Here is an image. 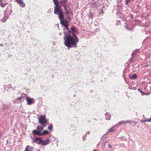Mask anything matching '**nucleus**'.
Returning <instances> with one entry per match:
<instances>
[{"label": "nucleus", "mask_w": 151, "mask_h": 151, "mask_svg": "<svg viewBox=\"0 0 151 151\" xmlns=\"http://www.w3.org/2000/svg\"><path fill=\"white\" fill-rule=\"evenodd\" d=\"M65 27V29H66L67 31H64V45L69 49L72 47L76 48L79 41L78 38L74 33L69 30L68 26Z\"/></svg>", "instance_id": "1"}, {"label": "nucleus", "mask_w": 151, "mask_h": 151, "mask_svg": "<svg viewBox=\"0 0 151 151\" xmlns=\"http://www.w3.org/2000/svg\"><path fill=\"white\" fill-rule=\"evenodd\" d=\"M45 115H42L38 118L39 123L44 127H46V124L48 123V121L45 119Z\"/></svg>", "instance_id": "2"}, {"label": "nucleus", "mask_w": 151, "mask_h": 151, "mask_svg": "<svg viewBox=\"0 0 151 151\" xmlns=\"http://www.w3.org/2000/svg\"><path fill=\"white\" fill-rule=\"evenodd\" d=\"M54 13L58 15L59 19L60 21V23H62V20L64 19V17L61 9L57 10L55 11H54Z\"/></svg>", "instance_id": "3"}, {"label": "nucleus", "mask_w": 151, "mask_h": 151, "mask_svg": "<svg viewBox=\"0 0 151 151\" xmlns=\"http://www.w3.org/2000/svg\"><path fill=\"white\" fill-rule=\"evenodd\" d=\"M50 141V139L49 138H47L45 140H41L40 141H39L37 143V144H40L42 145L45 146L48 144Z\"/></svg>", "instance_id": "4"}, {"label": "nucleus", "mask_w": 151, "mask_h": 151, "mask_svg": "<svg viewBox=\"0 0 151 151\" xmlns=\"http://www.w3.org/2000/svg\"><path fill=\"white\" fill-rule=\"evenodd\" d=\"M53 2L54 4L55 5V7H54V11L61 9V6L59 5V3L58 0H53Z\"/></svg>", "instance_id": "5"}, {"label": "nucleus", "mask_w": 151, "mask_h": 151, "mask_svg": "<svg viewBox=\"0 0 151 151\" xmlns=\"http://www.w3.org/2000/svg\"><path fill=\"white\" fill-rule=\"evenodd\" d=\"M26 101L28 104L30 105L34 104L35 101V100L32 98H30L28 97H26Z\"/></svg>", "instance_id": "6"}, {"label": "nucleus", "mask_w": 151, "mask_h": 151, "mask_svg": "<svg viewBox=\"0 0 151 151\" xmlns=\"http://www.w3.org/2000/svg\"><path fill=\"white\" fill-rule=\"evenodd\" d=\"M0 6L3 8L8 4L6 0H0Z\"/></svg>", "instance_id": "7"}, {"label": "nucleus", "mask_w": 151, "mask_h": 151, "mask_svg": "<svg viewBox=\"0 0 151 151\" xmlns=\"http://www.w3.org/2000/svg\"><path fill=\"white\" fill-rule=\"evenodd\" d=\"M16 1L19 4L20 6L24 7L25 6V4L23 1V0H16Z\"/></svg>", "instance_id": "8"}, {"label": "nucleus", "mask_w": 151, "mask_h": 151, "mask_svg": "<svg viewBox=\"0 0 151 151\" xmlns=\"http://www.w3.org/2000/svg\"><path fill=\"white\" fill-rule=\"evenodd\" d=\"M129 77L131 79L134 80L137 78V76L136 73H134L129 75Z\"/></svg>", "instance_id": "9"}, {"label": "nucleus", "mask_w": 151, "mask_h": 151, "mask_svg": "<svg viewBox=\"0 0 151 151\" xmlns=\"http://www.w3.org/2000/svg\"><path fill=\"white\" fill-rule=\"evenodd\" d=\"M32 132L34 134L38 135L39 136H41V132L38 131L37 130H33Z\"/></svg>", "instance_id": "10"}, {"label": "nucleus", "mask_w": 151, "mask_h": 151, "mask_svg": "<svg viewBox=\"0 0 151 151\" xmlns=\"http://www.w3.org/2000/svg\"><path fill=\"white\" fill-rule=\"evenodd\" d=\"M62 25H63L65 27H67L68 26V24L67 20H66L65 21H63L62 22V23H60Z\"/></svg>", "instance_id": "11"}, {"label": "nucleus", "mask_w": 151, "mask_h": 151, "mask_svg": "<svg viewBox=\"0 0 151 151\" xmlns=\"http://www.w3.org/2000/svg\"><path fill=\"white\" fill-rule=\"evenodd\" d=\"M37 130L40 132H41L43 129H44V128L43 127L40 126H37Z\"/></svg>", "instance_id": "12"}, {"label": "nucleus", "mask_w": 151, "mask_h": 151, "mask_svg": "<svg viewBox=\"0 0 151 151\" xmlns=\"http://www.w3.org/2000/svg\"><path fill=\"white\" fill-rule=\"evenodd\" d=\"M12 88L11 85V84H9L7 86H4V88L5 91H8V88L10 89Z\"/></svg>", "instance_id": "13"}, {"label": "nucleus", "mask_w": 151, "mask_h": 151, "mask_svg": "<svg viewBox=\"0 0 151 151\" xmlns=\"http://www.w3.org/2000/svg\"><path fill=\"white\" fill-rule=\"evenodd\" d=\"M106 119L107 120H109L111 117V116L108 113H106L105 114Z\"/></svg>", "instance_id": "14"}, {"label": "nucleus", "mask_w": 151, "mask_h": 151, "mask_svg": "<svg viewBox=\"0 0 151 151\" xmlns=\"http://www.w3.org/2000/svg\"><path fill=\"white\" fill-rule=\"evenodd\" d=\"M25 96V94L24 93H22L20 97H18L17 99L18 100H20L22 98H24Z\"/></svg>", "instance_id": "15"}, {"label": "nucleus", "mask_w": 151, "mask_h": 151, "mask_svg": "<svg viewBox=\"0 0 151 151\" xmlns=\"http://www.w3.org/2000/svg\"><path fill=\"white\" fill-rule=\"evenodd\" d=\"M124 121H122L120 122H119L118 123V124H116L115 126H114V127H116V126L119 127V125L122 124H124Z\"/></svg>", "instance_id": "16"}, {"label": "nucleus", "mask_w": 151, "mask_h": 151, "mask_svg": "<svg viewBox=\"0 0 151 151\" xmlns=\"http://www.w3.org/2000/svg\"><path fill=\"white\" fill-rule=\"evenodd\" d=\"M49 133V132L47 130H45L43 131L42 133H41V136L46 135Z\"/></svg>", "instance_id": "17"}, {"label": "nucleus", "mask_w": 151, "mask_h": 151, "mask_svg": "<svg viewBox=\"0 0 151 151\" xmlns=\"http://www.w3.org/2000/svg\"><path fill=\"white\" fill-rule=\"evenodd\" d=\"M137 123V122H135L134 121L129 120L128 124H132V123H134V125L135 126L136 124Z\"/></svg>", "instance_id": "18"}, {"label": "nucleus", "mask_w": 151, "mask_h": 151, "mask_svg": "<svg viewBox=\"0 0 151 151\" xmlns=\"http://www.w3.org/2000/svg\"><path fill=\"white\" fill-rule=\"evenodd\" d=\"M68 0H61L60 3L61 4V6H62L63 4L67 2Z\"/></svg>", "instance_id": "19"}, {"label": "nucleus", "mask_w": 151, "mask_h": 151, "mask_svg": "<svg viewBox=\"0 0 151 151\" xmlns=\"http://www.w3.org/2000/svg\"><path fill=\"white\" fill-rule=\"evenodd\" d=\"M8 18V17H4L2 19H1V21L3 22H5L7 19Z\"/></svg>", "instance_id": "20"}, {"label": "nucleus", "mask_w": 151, "mask_h": 151, "mask_svg": "<svg viewBox=\"0 0 151 151\" xmlns=\"http://www.w3.org/2000/svg\"><path fill=\"white\" fill-rule=\"evenodd\" d=\"M114 127H113L112 128H111V129H109L108 130L109 132H114L115 131V130L113 128Z\"/></svg>", "instance_id": "21"}, {"label": "nucleus", "mask_w": 151, "mask_h": 151, "mask_svg": "<svg viewBox=\"0 0 151 151\" xmlns=\"http://www.w3.org/2000/svg\"><path fill=\"white\" fill-rule=\"evenodd\" d=\"M48 129L50 131H52V124H51V125L49 126L48 127Z\"/></svg>", "instance_id": "22"}, {"label": "nucleus", "mask_w": 151, "mask_h": 151, "mask_svg": "<svg viewBox=\"0 0 151 151\" xmlns=\"http://www.w3.org/2000/svg\"><path fill=\"white\" fill-rule=\"evenodd\" d=\"M138 91L141 93V95L142 96H143V95H145V93L141 90H140L139 89H138Z\"/></svg>", "instance_id": "23"}, {"label": "nucleus", "mask_w": 151, "mask_h": 151, "mask_svg": "<svg viewBox=\"0 0 151 151\" xmlns=\"http://www.w3.org/2000/svg\"><path fill=\"white\" fill-rule=\"evenodd\" d=\"M32 142L33 143H36L37 141H38V139L37 138H36L35 139H34L33 138H32Z\"/></svg>", "instance_id": "24"}, {"label": "nucleus", "mask_w": 151, "mask_h": 151, "mask_svg": "<svg viewBox=\"0 0 151 151\" xmlns=\"http://www.w3.org/2000/svg\"><path fill=\"white\" fill-rule=\"evenodd\" d=\"M71 30L74 32L76 30V29L75 28V27L74 26L72 27H71Z\"/></svg>", "instance_id": "25"}, {"label": "nucleus", "mask_w": 151, "mask_h": 151, "mask_svg": "<svg viewBox=\"0 0 151 151\" xmlns=\"http://www.w3.org/2000/svg\"><path fill=\"white\" fill-rule=\"evenodd\" d=\"M131 0H125V4L126 5H128L129 2L131 1Z\"/></svg>", "instance_id": "26"}, {"label": "nucleus", "mask_w": 151, "mask_h": 151, "mask_svg": "<svg viewBox=\"0 0 151 151\" xmlns=\"http://www.w3.org/2000/svg\"><path fill=\"white\" fill-rule=\"evenodd\" d=\"M116 21H117V22L116 24V25H119L121 24L120 21L119 20H117Z\"/></svg>", "instance_id": "27"}, {"label": "nucleus", "mask_w": 151, "mask_h": 151, "mask_svg": "<svg viewBox=\"0 0 151 151\" xmlns=\"http://www.w3.org/2000/svg\"><path fill=\"white\" fill-rule=\"evenodd\" d=\"M86 136H87V133L86 134V135H84L83 136V139L85 140H86V138H85L86 137Z\"/></svg>", "instance_id": "28"}, {"label": "nucleus", "mask_w": 151, "mask_h": 151, "mask_svg": "<svg viewBox=\"0 0 151 151\" xmlns=\"http://www.w3.org/2000/svg\"><path fill=\"white\" fill-rule=\"evenodd\" d=\"M147 121H148V119L146 120H141L140 122H147Z\"/></svg>", "instance_id": "29"}, {"label": "nucleus", "mask_w": 151, "mask_h": 151, "mask_svg": "<svg viewBox=\"0 0 151 151\" xmlns=\"http://www.w3.org/2000/svg\"><path fill=\"white\" fill-rule=\"evenodd\" d=\"M3 135V133L2 132H0V137Z\"/></svg>", "instance_id": "30"}, {"label": "nucleus", "mask_w": 151, "mask_h": 151, "mask_svg": "<svg viewBox=\"0 0 151 151\" xmlns=\"http://www.w3.org/2000/svg\"><path fill=\"white\" fill-rule=\"evenodd\" d=\"M38 139V140L39 141H40L41 140H42V138L41 137H38V138H37Z\"/></svg>", "instance_id": "31"}, {"label": "nucleus", "mask_w": 151, "mask_h": 151, "mask_svg": "<svg viewBox=\"0 0 151 151\" xmlns=\"http://www.w3.org/2000/svg\"><path fill=\"white\" fill-rule=\"evenodd\" d=\"M147 122H151V117L148 119Z\"/></svg>", "instance_id": "32"}, {"label": "nucleus", "mask_w": 151, "mask_h": 151, "mask_svg": "<svg viewBox=\"0 0 151 151\" xmlns=\"http://www.w3.org/2000/svg\"><path fill=\"white\" fill-rule=\"evenodd\" d=\"M108 146H109V148H111V149H112V146H111V145H110L109 144H108Z\"/></svg>", "instance_id": "33"}, {"label": "nucleus", "mask_w": 151, "mask_h": 151, "mask_svg": "<svg viewBox=\"0 0 151 151\" xmlns=\"http://www.w3.org/2000/svg\"><path fill=\"white\" fill-rule=\"evenodd\" d=\"M75 32L76 34H78V31L76 29V31H75L74 32Z\"/></svg>", "instance_id": "34"}, {"label": "nucleus", "mask_w": 151, "mask_h": 151, "mask_svg": "<svg viewBox=\"0 0 151 151\" xmlns=\"http://www.w3.org/2000/svg\"><path fill=\"white\" fill-rule=\"evenodd\" d=\"M124 123H129V120H127V121H124Z\"/></svg>", "instance_id": "35"}, {"label": "nucleus", "mask_w": 151, "mask_h": 151, "mask_svg": "<svg viewBox=\"0 0 151 151\" xmlns=\"http://www.w3.org/2000/svg\"><path fill=\"white\" fill-rule=\"evenodd\" d=\"M131 17L132 19H133V18H134L133 15H131Z\"/></svg>", "instance_id": "36"}, {"label": "nucleus", "mask_w": 151, "mask_h": 151, "mask_svg": "<svg viewBox=\"0 0 151 151\" xmlns=\"http://www.w3.org/2000/svg\"><path fill=\"white\" fill-rule=\"evenodd\" d=\"M150 94V93H145V95H149Z\"/></svg>", "instance_id": "37"}, {"label": "nucleus", "mask_w": 151, "mask_h": 151, "mask_svg": "<svg viewBox=\"0 0 151 151\" xmlns=\"http://www.w3.org/2000/svg\"><path fill=\"white\" fill-rule=\"evenodd\" d=\"M87 133V134H90V132L89 131H88V132H87V133Z\"/></svg>", "instance_id": "38"}, {"label": "nucleus", "mask_w": 151, "mask_h": 151, "mask_svg": "<svg viewBox=\"0 0 151 151\" xmlns=\"http://www.w3.org/2000/svg\"><path fill=\"white\" fill-rule=\"evenodd\" d=\"M0 46H3V45L2 44H0Z\"/></svg>", "instance_id": "39"}, {"label": "nucleus", "mask_w": 151, "mask_h": 151, "mask_svg": "<svg viewBox=\"0 0 151 151\" xmlns=\"http://www.w3.org/2000/svg\"><path fill=\"white\" fill-rule=\"evenodd\" d=\"M132 58H133V57H132L131 58V62H132Z\"/></svg>", "instance_id": "40"}, {"label": "nucleus", "mask_w": 151, "mask_h": 151, "mask_svg": "<svg viewBox=\"0 0 151 151\" xmlns=\"http://www.w3.org/2000/svg\"><path fill=\"white\" fill-rule=\"evenodd\" d=\"M109 132V130H108V131L107 132V133L105 134H107Z\"/></svg>", "instance_id": "41"}, {"label": "nucleus", "mask_w": 151, "mask_h": 151, "mask_svg": "<svg viewBox=\"0 0 151 151\" xmlns=\"http://www.w3.org/2000/svg\"><path fill=\"white\" fill-rule=\"evenodd\" d=\"M125 81H126V83H127V84L128 83V82H127V81L125 80Z\"/></svg>", "instance_id": "42"}, {"label": "nucleus", "mask_w": 151, "mask_h": 151, "mask_svg": "<svg viewBox=\"0 0 151 151\" xmlns=\"http://www.w3.org/2000/svg\"><path fill=\"white\" fill-rule=\"evenodd\" d=\"M134 13H137V12H134Z\"/></svg>", "instance_id": "43"}, {"label": "nucleus", "mask_w": 151, "mask_h": 151, "mask_svg": "<svg viewBox=\"0 0 151 151\" xmlns=\"http://www.w3.org/2000/svg\"><path fill=\"white\" fill-rule=\"evenodd\" d=\"M37 151H40V150H37Z\"/></svg>", "instance_id": "44"}, {"label": "nucleus", "mask_w": 151, "mask_h": 151, "mask_svg": "<svg viewBox=\"0 0 151 151\" xmlns=\"http://www.w3.org/2000/svg\"><path fill=\"white\" fill-rule=\"evenodd\" d=\"M93 151H96V150H93Z\"/></svg>", "instance_id": "45"}, {"label": "nucleus", "mask_w": 151, "mask_h": 151, "mask_svg": "<svg viewBox=\"0 0 151 151\" xmlns=\"http://www.w3.org/2000/svg\"><path fill=\"white\" fill-rule=\"evenodd\" d=\"M59 34H60V35H61V33H59Z\"/></svg>", "instance_id": "46"}, {"label": "nucleus", "mask_w": 151, "mask_h": 151, "mask_svg": "<svg viewBox=\"0 0 151 151\" xmlns=\"http://www.w3.org/2000/svg\"><path fill=\"white\" fill-rule=\"evenodd\" d=\"M133 53H132V56H133V55H132V54H133Z\"/></svg>", "instance_id": "47"}, {"label": "nucleus", "mask_w": 151, "mask_h": 151, "mask_svg": "<svg viewBox=\"0 0 151 151\" xmlns=\"http://www.w3.org/2000/svg\"><path fill=\"white\" fill-rule=\"evenodd\" d=\"M31 137L32 138V137Z\"/></svg>", "instance_id": "48"}]
</instances>
